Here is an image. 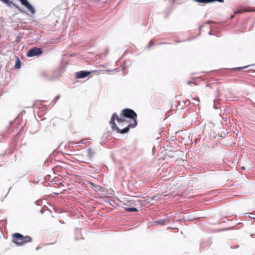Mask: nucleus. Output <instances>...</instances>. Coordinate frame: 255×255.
<instances>
[{"instance_id": "nucleus-1", "label": "nucleus", "mask_w": 255, "mask_h": 255, "mask_svg": "<svg viewBox=\"0 0 255 255\" xmlns=\"http://www.w3.org/2000/svg\"><path fill=\"white\" fill-rule=\"evenodd\" d=\"M137 114L130 109H125L122 111L120 117L117 114H113L110 124L113 130H117V132L124 134L127 133L129 128H135L137 124Z\"/></svg>"}, {"instance_id": "nucleus-2", "label": "nucleus", "mask_w": 255, "mask_h": 255, "mask_svg": "<svg viewBox=\"0 0 255 255\" xmlns=\"http://www.w3.org/2000/svg\"><path fill=\"white\" fill-rule=\"evenodd\" d=\"M12 242L18 246H22L32 241L31 238L29 236H23L20 233H14L12 235Z\"/></svg>"}, {"instance_id": "nucleus-3", "label": "nucleus", "mask_w": 255, "mask_h": 255, "mask_svg": "<svg viewBox=\"0 0 255 255\" xmlns=\"http://www.w3.org/2000/svg\"><path fill=\"white\" fill-rule=\"evenodd\" d=\"M42 53V51L41 50V49L39 48L34 47L31 49H30L26 55L28 57H33L34 56L39 55L41 54Z\"/></svg>"}, {"instance_id": "nucleus-4", "label": "nucleus", "mask_w": 255, "mask_h": 255, "mask_svg": "<svg viewBox=\"0 0 255 255\" xmlns=\"http://www.w3.org/2000/svg\"><path fill=\"white\" fill-rule=\"evenodd\" d=\"M91 74V72L81 71L76 73V78L78 79L84 78L88 76Z\"/></svg>"}, {"instance_id": "nucleus-5", "label": "nucleus", "mask_w": 255, "mask_h": 255, "mask_svg": "<svg viewBox=\"0 0 255 255\" xmlns=\"http://www.w3.org/2000/svg\"><path fill=\"white\" fill-rule=\"evenodd\" d=\"M20 1L21 3L31 12V13H34L35 10L34 8L29 3L27 0H20Z\"/></svg>"}, {"instance_id": "nucleus-6", "label": "nucleus", "mask_w": 255, "mask_h": 255, "mask_svg": "<svg viewBox=\"0 0 255 255\" xmlns=\"http://www.w3.org/2000/svg\"><path fill=\"white\" fill-rule=\"evenodd\" d=\"M168 222V220L167 219H160L155 222V223L161 225H164L166 224Z\"/></svg>"}, {"instance_id": "nucleus-7", "label": "nucleus", "mask_w": 255, "mask_h": 255, "mask_svg": "<svg viewBox=\"0 0 255 255\" xmlns=\"http://www.w3.org/2000/svg\"><path fill=\"white\" fill-rule=\"evenodd\" d=\"M95 151L93 149L89 148L88 149V156L89 157H92L95 154Z\"/></svg>"}, {"instance_id": "nucleus-8", "label": "nucleus", "mask_w": 255, "mask_h": 255, "mask_svg": "<svg viewBox=\"0 0 255 255\" xmlns=\"http://www.w3.org/2000/svg\"><path fill=\"white\" fill-rule=\"evenodd\" d=\"M20 67H21L20 60L18 57H17L16 62L15 65L14 66V67L16 69H19L20 68Z\"/></svg>"}, {"instance_id": "nucleus-9", "label": "nucleus", "mask_w": 255, "mask_h": 255, "mask_svg": "<svg viewBox=\"0 0 255 255\" xmlns=\"http://www.w3.org/2000/svg\"><path fill=\"white\" fill-rule=\"evenodd\" d=\"M126 210L128 212H136L137 209L136 208H126Z\"/></svg>"}, {"instance_id": "nucleus-10", "label": "nucleus", "mask_w": 255, "mask_h": 255, "mask_svg": "<svg viewBox=\"0 0 255 255\" xmlns=\"http://www.w3.org/2000/svg\"><path fill=\"white\" fill-rule=\"evenodd\" d=\"M244 12H246L245 8H242L240 10L235 11L234 13L236 14L238 13H242Z\"/></svg>"}, {"instance_id": "nucleus-11", "label": "nucleus", "mask_w": 255, "mask_h": 255, "mask_svg": "<svg viewBox=\"0 0 255 255\" xmlns=\"http://www.w3.org/2000/svg\"><path fill=\"white\" fill-rule=\"evenodd\" d=\"M194 1L199 3H209V0H194Z\"/></svg>"}, {"instance_id": "nucleus-12", "label": "nucleus", "mask_w": 255, "mask_h": 255, "mask_svg": "<svg viewBox=\"0 0 255 255\" xmlns=\"http://www.w3.org/2000/svg\"><path fill=\"white\" fill-rule=\"evenodd\" d=\"M246 12H250V11H255V10L252 7H248L247 8H245Z\"/></svg>"}, {"instance_id": "nucleus-13", "label": "nucleus", "mask_w": 255, "mask_h": 255, "mask_svg": "<svg viewBox=\"0 0 255 255\" xmlns=\"http://www.w3.org/2000/svg\"><path fill=\"white\" fill-rule=\"evenodd\" d=\"M210 2H214V1H218L220 2H223L224 0H209Z\"/></svg>"}, {"instance_id": "nucleus-14", "label": "nucleus", "mask_w": 255, "mask_h": 255, "mask_svg": "<svg viewBox=\"0 0 255 255\" xmlns=\"http://www.w3.org/2000/svg\"><path fill=\"white\" fill-rule=\"evenodd\" d=\"M193 100H197V102L198 103H199V102H200V100H199V98L198 97H197V98H195V99L193 98Z\"/></svg>"}, {"instance_id": "nucleus-15", "label": "nucleus", "mask_w": 255, "mask_h": 255, "mask_svg": "<svg viewBox=\"0 0 255 255\" xmlns=\"http://www.w3.org/2000/svg\"><path fill=\"white\" fill-rule=\"evenodd\" d=\"M246 67H247V66L244 67V68H245ZM242 68H243V67H238V68H237L236 69H237V70H240V69H242Z\"/></svg>"}, {"instance_id": "nucleus-16", "label": "nucleus", "mask_w": 255, "mask_h": 255, "mask_svg": "<svg viewBox=\"0 0 255 255\" xmlns=\"http://www.w3.org/2000/svg\"><path fill=\"white\" fill-rule=\"evenodd\" d=\"M153 44V42L152 41H150L149 43V46H151Z\"/></svg>"}, {"instance_id": "nucleus-17", "label": "nucleus", "mask_w": 255, "mask_h": 255, "mask_svg": "<svg viewBox=\"0 0 255 255\" xmlns=\"http://www.w3.org/2000/svg\"><path fill=\"white\" fill-rule=\"evenodd\" d=\"M250 218L254 219L255 221V217H250Z\"/></svg>"}, {"instance_id": "nucleus-18", "label": "nucleus", "mask_w": 255, "mask_h": 255, "mask_svg": "<svg viewBox=\"0 0 255 255\" xmlns=\"http://www.w3.org/2000/svg\"><path fill=\"white\" fill-rule=\"evenodd\" d=\"M234 15H232V16H231V18H234Z\"/></svg>"}, {"instance_id": "nucleus-19", "label": "nucleus", "mask_w": 255, "mask_h": 255, "mask_svg": "<svg viewBox=\"0 0 255 255\" xmlns=\"http://www.w3.org/2000/svg\"><path fill=\"white\" fill-rule=\"evenodd\" d=\"M242 168L243 169H245L244 167H242Z\"/></svg>"}]
</instances>
